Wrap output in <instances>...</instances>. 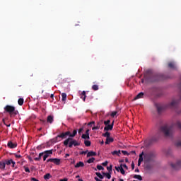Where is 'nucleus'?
I'll list each match as a JSON object with an SVG mask.
<instances>
[{"instance_id":"6e6d98bb","label":"nucleus","mask_w":181,"mask_h":181,"mask_svg":"<svg viewBox=\"0 0 181 181\" xmlns=\"http://www.w3.org/2000/svg\"><path fill=\"white\" fill-rule=\"evenodd\" d=\"M30 180H31V181H39V180H37V179H36V178H35V177H32V178L30 179Z\"/></svg>"},{"instance_id":"ea45409f","label":"nucleus","mask_w":181,"mask_h":181,"mask_svg":"<svg viewBox=\"0 0 181 181\" xmlns=\"http://www.w3.org/2000/svg\"><path fill=\"white\" fill-rule=\"evenodd\" d=\"M97 169L98 170H104V167H103V165H97Z\"/></svg>"},{"instance_id":"c9c22d12","label":"nucleus","mask_w":181,"mask_h":181,"mask_svg":"<svg viewBox=\"0 0 181 181\" xmlns=\"http://www.w3.org/2000/svg\"><path fill=\"white\" fill-rule=\"evenodd\" d=\"M103 124H104V122L103 120H100L99 122H97V126L99 127V128H100L101 125H103Z\"/></svg>"},{"instance_id":"4c0bfd02","label":"nucleus","mask_w":181,"mask_h":181,"mask_svg":"<svg viewBox=\"0 0 181 181\" xmlns=\"http://www.w3.org/2000/svg\"><path fill=\"white\" fill-rule=\"evenodd\" d=\"M120 173L122 175H125V170L122 168V165H120Z\"/></svg>"},{"instance_id":"4468645a","label":"nucleus","mask_w":181,"mask_h":181,"mask_svg":"<svg viewBox=\"0 0 181 181\" xmlns=\"http://www.w3.org/2000/svg\"><path fill=\"white\" fill-rule=\"evenodd\" d=\"M142 155H144V152H142L139 155V160H138V166H141V162L144 161V157L142 156Z\"/></svg>"},{"instance_id":"e2e57ef3","label":"nucleus","mask_w":181,"mask_h":181,"mask_svg":"<svg viewBox=\"0 0 181 181\" xmlns=\"http://www.w3.org/2000/svg\"><path fill=\"white\" fill-rule=\"evenodd\" d=\"M69 156H70V154H69V153H66V154L65 155V158H69Z\"/></svg>"},{"instance_id":"3c124183","label":"nucleus","mask_w":181,"mask_h":181,"mask_svg":"<svg viewBox=\"0 0 181 181\" xmlns=\"http://www.w3.org/2000/svg\"><path fill=\"white\" fill-rule=\"evenodd\" d=\"M84 129L83 128V127H81V128H80L79 129H78V134H81V132H83V130Z\"/></svg>"},{"instance_id":"864d4df0","label":"nucleus","mask_w":181,"mask_h":181,"mask_svg":"<svg viewBox=\"0 0 181 181\" xmlns=\"http://www.w3.org/2000/svg\"><path fill=\"white\" fill-rule=\"evenodd\" d=\"M146 169H148V170L151 169V165L146 164Z\"/></svg>"},{"instance_id":"423d86ee","label":"nucleus","mask_w":181,"mask_h":181,"mask_svg":"<svg viewBox=\"0 0 181 181\" xmlns=\"http://www.w3.org/2000/svg\"><path fill=\"white\" fill-rule=\"evenodd\" d=\"M47 162H52V163H54V165H60L62 160L59 158H49L48 160H47Z\"/></svg>"},{"instance_id":"6e6552de","label":"nucleus","mask_w":181,"mask_h":181,"mask_svg":"<svg viewBox=\"0 0 181 181\" xmlns=\"http://www.w3.org/2000/svg\"><path fill=\"white\" fill-rule=\"evenodd\" d=\"M7 146L11 149H14V148H16L18 146V144L16 143H13L12 141H8L7 144Z\"/></svg>"},{"instance_id":"a19ab883","label":"nucleus","mask_w":181,"mask_h":181,"mask_svg":"<svg viewBox=\"0 0 181 181\" xmlns=\"http://www.w3.org/2000/svg\"><path fill=\"white\" fill-rule=\"evenodd\" d=\"M24 170H25V172H26L27 173H30V170H29V168H28V167H25V166H24Z\"/></svg>"},{"instance_id":"69168bd1","label":"nucleus","mask_w":181,"mask_h":181,"mask_svg":"<svg viewBox=\"0 0 181 181\" xmlns=\"http://www.w3.org/2000/svg\"><path fill=\"white\" fill-rule=\"evenodd\" d=\"M135 172L139 173V169L136 168V169H135Z\"/></svg>"},{"instance_id":"0e129e2a","label":"nucleus","mask_w":181,"mask_h":181,"mask_svg":"<svg viewBox=\"0 0 181 181\" xmlns=\"http://www.w3.org/2000/svg\"><path fill=\"white\" fill-rule=\"evenodd\" d=\"M59 181H67V179L64 178V179L60 180Z\"/></svg>"},{"instance_id":"8fccbe9b","label":"nucleus","mask_w":181,"mask_h":181,"mask_svg":"<svg viewBox=\"0 0 181 181\" xmlns=\"http://www.w3.org/2000/svg\"><path fill=\"white\" fill-rule=\"evenodd\" d=\"M132 169L134 170L135 169V164L134 163V161L132 163Z\"/></svg>"},{"instance_id":"09e8293b","label":"nucleus","mask_w":181,"mask_h":181,"mask_svg":"<svg viewBox=\"0 0 181 181\" xmlns=\"http://www.w3.org/2000/svg\"><path fill=\"white\" fill-rule=\"evenodd\" d=\"M94 124H95V122L92 121V122H89V123L88 124V126H90V125H94Z\"/></svg>"},{"instance_id":"dca6fc26","label":"nucleus","mask_w":181,"mask_h":181,"mask_svg":"<svg viewBox=\"0 0 181 181\" xmlns=\"http://www.w3.org/2000/svg\"><path fill=\"white\" fill-rule=\"evenodd\" d=\"M76 135H77L76 129L74 130L72 134L69 132V138H74V136H76Z\"/></svg>"},{"instance_id":"4d7b16f0","label":"nucleus","mask_w":181,"mask_h":181,"mask_svg":"<svg viewBox=\"0 0 181 181\" xmlns=\"http://www.w3.org/2000/svg\"><path fill=\"white\" fill-rule=\"evenodd\" d=\"M15 156L18 158H22V156L18 154H15Z\"/></svg>"},{"instance_id":"7ed1b4c3","label":"nucleus","mask_w":181,"mask_h":181,"mask_svg":"<svg viewBox=\"0 0 181 181\" xmlns=\"http://www.w3.org/2000/svg\"><path fill=\"white\" fill-rule=\"evenodd\" d=\"M4 111L10 114L11 117L18 115V110H15V106L7 105L4 107Z\"/></svg>"},{"instance_id":"a18cd8bd","label":"nucleus","mask_w":181,"mask_h":181,"mask_svg":"<svg viewBox=\"0 0 181 181\" xmlns=\"http://www.w3.org/2000/svg\"><path fill=\"white\" fill-rule=\"evenodd\" d=\"M122 153H123V155H129L127 151H122Z\"/></svg>"},{"instance_id":"0eeeda50","label":"nucleus","mask_w":181,"mask_h":181,"mask_svg":"<svg viewBox=\"0 0 181 181\" xmlns=\"http://www.w3.org/2000/svg\"><path fill=\"white\" fill-rule=\"evenodd\" d=\"M114 128V121L110 124H107L104 127V131H112Z\"/></svg>"},{"instance_id":"5701e85b","label":"nucleus","mask_w":181,"mask_h":181,"mask_svg":"<svg viewBox=\"0 0 181 181\" xmlns=\"http://www.w3.org/2000/svg\"><path fill=\"white\" fill-rule=\"evenodd\" d=\"M62 101H66V100H67V94H66V93H62Z\"/></svg>"},{"instance_id":"f704fd0d","label":"nucleus","mask_w":181,"mask_h":181,"mask_svg":"<svg viewBox=\"0 0 181 181\" xmlns=\"http://www.w3.org/2000/svg\"><path fill=\"white\" fill-rule=\"evenodd\" d=\"M107 169L109 173H112V165H110L109 167H107Z\"/></svg>"},{"instance_id":"f8f14e48","label":"nucleus","mask_w":181,"mask_h":181,"mask_svg":"<svg viewBox=\"0 0 181 181\" xmlns=\"http://www.w3.org/2000/svg\"><path fill=\"white\" fill-rule=\"evenodd\" d=\"M44 153V156H47V158H48V156L49 155H53V150H47L43 152Z\"/></svg>"},{"instance_id":"052dcab7","label":"nucleus","mask_w":181,"mask_h":181,"mask_svg":"<svg viewBox=\"0 0 181 181\" xmlns=\"http://www.w3.org/2000/svg\"><path fill=\"white\" fill-rule=\"evenodd\" d=\"M34 160H36V161L40 160V159L39 158V157L35 158Z\"/></svg>"},{"instance_id":"13d9d810","label":"nucleus","mask_w":181,"mask_h":181,"mask_svg":"<svg viewBox=\"0 0 181 181\" xmlns=\"http://www.w3.org/2000/svg\"><path fill=\"white\" fill-rule=\"evenodd\" d=\"M87 153V151H82L80 153L81 155H86Z\"/></svg>"},{"instance_id":"9b49d317","label":"nucleus","mask_w":181,"mask_h":181,"mask_svg":"<svg viewBox=\"0 0 181 181\" xmlns=\"http://www.w3.org/2000/svg\"><path fill=\"white\" fill-rule=\"evenodd\" d=\"M168 67L170 69H173V70H177V66H176V64H175L174 62L168 63Z\"/></svg>"},{"instance_id":"774afa93","label":"nucleus","mask_w":181,"mask_h":181,"mask_svg":"<svg viewBox=\"0 0 181 181\" xmlns=\"http://www.w3.org/2000/svg\"><path fill=\"white\" fill-rule=\"evenodd\" d=\"M6 127H11V124H6Z\"/></svg>"},{"instance_id":"39448f33","label":"nucleus","mask_w":181,"mask_h":181,"mask_svg":"<svg viewBox=\"0 0 181 181\" xmlns=\"http://www.w3.org/2000/svg\"><path fill=\"white\" fill-rule=\"evenodd\" d=\"M170 166L174 169V170H179V169L181 168V160H177L175 164L171 163Z\"/></svg>"},{"instance_id":"680f3d73","label":"nucleus","mask_w":181,"mask_h":181,"mask_svg":"<svg viewBox=\"0 0 181 181\" xmlns=\"http://www.w3.org/2000/svg\"><path fill=\"white\" fill-rule=\"evenodd\" d=\"M47 158V156H44V157H43V160L45 161V160H46V158Z\"/></svg>"},{"instance_id":"58836bf2","label":"nucleus","mask_w":181,"mask_h":181,"mask_svg":"<svg viewBox=\"0 0 181 181\" xmlns=\"http://www.w3.org/2000/svg\"><path fill=\"white\" fill-rule=\"evenodd\" d=\"M117 114H118V112L117 111H114V112H112V113L110 114V116L114 118V117H115V115H117Z\"/></svg>"},{"instance_id":"49530a36","label":"nucleus","mask_w":181,"mask_h":181,"mask_svg":"<svg viewBox=\"0 0 181 181\" xmlns=\"http://www.w3.org/2000/svg\"><path fill=\"white\" fill-rule=\"evenodd\" d=\"M115 168L117 172H119V170H121V166L120 167L115 166Z\"/></svg>"},{"instance_id":"412c9836","label":"nucleus","mask_w":181,"mask_h":181,"mask_svg":"<svg viewBox=\"0 0 181 181\" xmlns=\"http://www.w3.org/2000/svg\"><path fill=\"white\" fill-rule=\"evenodd\" d=\"M86 91L83 90L82 91L81 94V98L83 100V101H86Z\"/></svg>"},{"instance_id":"de8ad7c7","label":"nucleus","mask_w":181,"mask_h":181,"mask_svg":"<svg viewBox=\"0 0 181 181\" xmlns=\"http://www.w3.org/2000/svg\"><path fill=\"white\" fill-rule=\"evenodd\" d=\"M103 166H107L108 165V161H105L104 163H102Z\"/></svg>"},{"instance_id":"c03bdc74","label":"nucleus","mask_w":181,"mask_h":181,"mask_svg":"<svg viewBox=\"0 0 181 181\" xmlns=\"http://www.w3.org/2000/svg\"><path fill=\"white\" fill-rule=\"evenodd\" d=\"M92 129H93V131H94L95 129H100V127H99V126H98V125L96 124V126H95V127H93L92 128Z\"/></svg>"},{"instance_id":"bf43d9fd","label":"nucleus","mask_w":181,"mask_h":181,"mask_svg":"<svg viewBox=\"0 0 181 181\" xmlns=\"http://www.w3.org/2000/svg\"><path fill=\"white\" fill-rule=\"evenodd\" d=\"M37 149L38 150L42 149V145L37 146Z\"/></svg>"},{"instance_id":"c85d7f7f","label":"nucleus","mask_w":181,"mask_h":181,"mask_svg":"<svg viewBox=\"0 0 181 181\" xmlns=\"http://www.w3.org/2000/svg\"><path fill=\"white\" fill-rule=\"evenodd\" d=\"M82 139H90V135L88 134H82L81 136Z\"/></svg>"},{"instance_id":"37998d69","label":"nucleus","mask_w":181,"mask_h":181,"mask_svg":"<svg viewBox=\"0 0 181 181\" xmlns=\"http://www.w3.org/2000/svg\"><path fill=\"white\" fill-rule=\"evenodd\" d=\"M122 165V168H124V169H126L127 170H128V166L126 165V164H121Z\"/></svg>"},{"instance_id":"603ef678","label":"nucleus","mask_w":181,"mask_h":181,"mask_svg":"<svg viewBox=\"0 0 181 181\" xmlns=\"http://www.w3.org/2000/svg\"><path fill=\"white\" fill-rule=\"evenodd\" d=\"M28 159L30 160V162H33V159L30 156H28Z\"/></svg>"},{"instance_id":"393cba45","label":"nucleus","mask_w":181,"mask_h":181,"mask_svg":"<svg viewBox=\"0 0 181 181\" xmlns=\"http://www.w3.org/2000/svg\"><path fill=\"white\" fill-rule=\"evenodd\" d=\"M5 166H6L5 161H1L0 162V169H1V170L5 169Z\"/></svg>"},{"instance_id":"f03ea898","label":"nucleus","mask_w":181,"mask_h":181,"mask_svg":"<svg viewBox=\"0 0 181 181\" xmlns=\"http://www.w3.org/2000/svg\"><path fill=\"white\" fill-rule=\"evenodd\" d=\"M64 146L69 145V148H73L74 146H80V143H78L76 139H73L71 137H69L64 141Z\"/></svg>"},{"instance_id":"2eb2a0df","label":"nucleus","mask_w":181,"mask_h":181,"mask_svg":"<svg viewBox=\"0 0 181 181\" xmlns=\"http://www.w3.org/2000/svg\"><path fill=\"white\" fill-rule=\"evenodd\" d=\"M139 98H144V93H139L135 98L134 100H139Z\"/></svg>"},{"instance_id":"b1692460","label":"nucleus","mask_w":181,"mask_h":181,"mask_svg":"<svg viewBox=\"0 0 181 181\" xmlns=\"http://www.w3.org/2000/svg\"><path fill=\"white\" fill-rule=\"evenodd\" d=\"M50 177H52V175H50V173H47L46 175H44V179L45 180H49Z\"/></svg>"},{"instance_id":"c756f323","label":"nucleus","mask_w":181,"mask_h":181,"mask_svg":"<svg viewBox=\"0 0 181 181\" xmlns=\"http://www.w3.org/2000/svg\"><path fill=\"white\" fill-rule=\"evenodd\" d=\"M84 144L86 146H91V141H90L88 140H85Z\"/></svg>"},{"instance_id":"f3484780","label":"nucleus","mask_w":181,"mask_h":181,"mask_svg":"<svg viewBox=\"0 0 181 181\" xmlns=\"http://www.w3.org/2000/svg\"><path fill=\"white\" fill-rule=\"evenodd\" d=\"M97 156V153L94 152V151H89L87 153V157L90 158V156Z\"/></svg>"},{"instance_id":"e433bc0d","label":"nucleus","mask_w":181,"mask_h":181,"mask_svg":"<svg viewBox=\"0 0 181 181\" xmlns=\"http://www.w3.org/2000/svg\"><path fill=\"white\" fill-rule=\"evenodd\" d=\"M103 124L105 126L110 125V124H111V120H110V119L105 120V121H104Z\"/></svg>"},{"instance_id":"5fc2aeb1","label":"nucleus","mask_w":181,"mask_h":181,"mask_svg":"<svg viewBox=\"0 0 181 181\" xmlns=\"http://www.w3.org/2000/svg\"><path fill=\"white\" fill-rule=\"evenodd\" d=\"M85 135H90V130L89 129L86 130Z\"/></svg>"},{"instance_id":"6ab92c4d","label":"nucleus","mask_w":181,"mask_h":181,"mask_svg":"<svg viewBox=\"0 0 181 181\" xmlns=\"http://www.w3.org/2000/svg\"><path fill=\"white\" fill-rule=\"evenodd\" d=\"M102 175L103 176H106L107 179H111V173H104L102 172Z\"/></svg>"},{"instance_id":"a878e982","label":"nucleus","mask_w":181,"mask_h":181,"mask_svg":"<svg viewBox=\"0 0 181 181\" xmlns=\"http://www.w3.org/2000/svg\"><path fill=\"white\" fill-rule=\"evenodd\" d=\"M158 139H159V138H158V137H156V136H153V137L150 139V142L152 144V142H156Z\"/></svg>"},{"instance_id":"2f4dec72","label":"nucleus","mask_w":181,"mask_h":181,"mask_svg":"<svg viewBox=\"0 0 181 181\" xmlns=\"http://www.w3.org/2000/svg\"><path fill=\"white\" fill-rule=\"evenodd\" d=\"M94 160H95V158L92 157L91 158H89L87 162L88 163H94Z\"/></svg>"},{"instance_id":"7c9ffc66","label":"nucleus","mask_w":181,"mask_h":181,"mask_svg":"<svg viewBox=\"0 0 181 181\" xmlns=\"http://www.w3.org/2000/svg\"><path fill=\"white\" fill-rule=\"evenodd\" d=\"M133 177L134 179H138V180H142V176L139 175H134Z\"/></svg>"},{"instance_id":"72a5a7b5","label":"nucleus","mask_w":181,"mask_h":181,"mask_svg":"<svg viewBox=\"0 0 181 181\" xmlns=\"http://www.w3.org/2000/svg\"><path fill=\"white\" fill-rule=\"evenodd\" d=\"M95 175L99 177V179H104V176L101 175L100 173H95Z\"/></svg>"},{"instance_id":"ddd939ff","label":"nucleus","mask_w":181,"mask_h":181,"mask_svg":"<svg viewBox=\"0 0 181 181\" xmlns=\"http://www.w3.org/2000/svg\"><path fill=\"white\" fill-rule=\"evenodd\" d=\"M114 142V138L108 137L106 139V141L105 142V145H110L111 143Z\"/></svg>"},{"instance_id":"1a4fd4ad","label":"nucleus","mask_w":181,"mask_h":181,"mask_svg":"<svg viewBox=\"0 0 181 181\" xmlns=\"http://www.w3.org/2000/svg\"><path fill=\"white\" fill-rule=\"evenodd\" d=\"M4 163H5V165H11V163H12V167L15 168V163H16L12 159L4 160Z\"/></svg>"},{"instance_id":"f257e3e1","label":"nucleus","mask_w":181,"mask_h":181,"mask_svg":"<svg viewBox=\"0 0 181 181\" xmlns=\"http://www.w3.org/2000/svg\"><path fill=\"white\" fill-rule=\"evenodd\" d=\"M144 78L148 79V81H151L152 83L155 81H160L162 80V75L160 74H151V71H148L146 74H144Z\"/></svg>"},{"instance_id":"20e7f679","label":"nucleus","mask_w":181,"mask_h":181,"mask_svg":"<svg viewBox=\"0 0 181 181\" xmlns=\"http://www.w3.org/2000/svg\"><path fill=\"white\" fill-rule=\"evenodd\" d=\"M70 131H67L66 132H62V134L57 135L54 139H53L54 142H59L60 141V138L62 139H66L67 136H69Z\"/></svg>"},{"instance_id":"338daca9","label":"nucleus","mask_w":181,"mask_h":181,"mask_svg":"<svg viewBox=\"0 0 181 181\" xmlns=\"http://www.w3.org/2000/svg\"><path fill=\"white\" fill-rule=\"evenodd\" d=\"M53 97H54V94H51L50 98H53Z\"/></svg>"},{"instance_id":"aec40b11","label":"nucleus","mask_w":181,"mask_h":181,"mask_svg":"<svg viewBox=\"0 0 181 181\" xmlns=\"http://www.w3.org/2000/svg\"><path fill=\"white\" fill-rule=\"evenodd\" d=\"M111 153L113 156L117 155V156H119V155H121V150L112 151Z\"/></svg>"},{"instance_id":"9d476101","label":"nucleus","mask_w":181,"mask_h":181,"mask_svg":"<svg viewBox=\"0 0 181 181\" xmlns=\"http://www.w3.org/2000/svg\"><path fill=\"white\" fill-rule=\"evenodd\" d=\"M53 121H54V117H53V115L47 116V122H48V124H53Z\"/></svg>"},{"instance_id":"bb28decb","label":"nucleus","mask_w":181,"mask_h":181,"mask_svg":"<svg viewBox=\"0 0 181 181\" xmlns=\"http://www.w3.org/2000/svg\"><path fill=\"white\" fill-rule=\"evenodd\" d=\"M102 135H103V136L106 138V139H107V138L110 137V134L108 132H106L105 134H103Z\"/></svg>"},{"instance_id":"473e14b6","label":"nucleus","mask_w":181,"mask_h":181,"mask_svg":"<svg viewBox=\"0 0 181 181\" xmlns=\"http://www.w3.org/2000/svg\"><path fill=\"white\" fill-rule=\"evenodd\" d=\"M98 85H93L92 86V90H93L94 91L98 90Z\"/></svg>"},{"instance_id":"79ce46f5","label":"nucleus","mask_w":181,"mask_h":181,"mask_svg":"<svg viewBox=\"0 0 181 181\" xmlns=\"http://www.w3.org/2000/svg\"><path fill=\"white\" fill-rule=\"evenodd\" d=\"M45 155V153L42 152L39 153L38 158L42 159V157Z\"/></svg>"},{"instance_id":"4be33fe9","label":"nucleus","mask_w":181,"mask_h":181,"mask_svg":"<svg viewBox=\"0 0 181 181\" xmlns=\"http://www.w3.org/2000/svg\"><path fill=\"white\" fill-rule=\"evenodd\" d=\"M156 108H157V111H158V114H160L162 112V110H163V107L158 105H156Z\"/></svg>"},{"instance_id":"a211bd4d","label":"nucleus","mask_w":181,"mask_h":181,"mask_svg":"<svg viewBox=\"0 0 181 181\" xmlns=\"http://www.w3.org/2000/svg\"><path fill=\"white\" fill-rule=\"evenodd\" d=\"M84 166V163L82 161H79L76 165H75V168H83Z\"/></svg>"},{"instance_id":"cd10ccee","label":"nucleus","mask_w":181,"mask_h":181,"mask_svg":"<svg viewBox=\"0 0 181 181\" xmlns=\"http://www.w3.org/2000/svg\"><path fill=\"white\" fill-rule=\"evenodd\" d=\"M24 100L23 98H21L18 100V105H23Z\"/></svg>"}]
</instances>
